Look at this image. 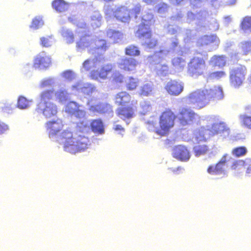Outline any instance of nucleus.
<instances>
[{
	"label": "nucleus",
	"mask_w": 251,
	"mask_h": 251,
	"mask_svg": "<svg viewBox=\"0 0 251 251\" xmlns=\"http://www.w3.org/2000/svg\"><path fill=\"white\" fill-rule=\"evenodd\" d=\"M54 83V79L51 78H47L44 80L42 82V87H47L50 86Z\"/></svg>",
	"instance_id": "e2e57ef3"
},
{
	"label": "nucleus",
	"mask_w": 251,
	"mask_h": 251,
	"mask_svg": "<svg viewBox=\"0 0 251 251\" xmlns=\"http://www.w3.org/2000/svg\"><path fill=\"white\" fill-rule=\"evenodd\" d=\"M242 30L246 33L251 32V17H246L244 18L242 23Z\"/></svg>",
	"instance_id": "a19ab883"
},
{
	"label": "nucleus",
	"mask_w": 251,
	"mask_h": 251,
	"mask_svg": "<svg viewBox=\"0 0 251 251\" xmlns=\"http://www.w3.org/2000/svg\"><path fill=\"white\" fill-rule=\"evenodd\" d=\"M140 53L138 48L134 45H130L126 48V54L129 56H137Z\"/></svg>",
	"instance_id": "37998d69"
},
{
	"label": "nucleus",
	"mask_w": 251,
	"mask_h": 251,
	"mask_svg": "<svg viewBox=\"0 0 251 251\" xmlns=\"http://www.w3.org/2000/svg\"><path fill=\"white\" fill-rule=\"evenodd\" d=\"M107 36L114 43H120L124 38V35L122 32L110 28L107 30Z\"/></svg>",
	"instance_id": "393cba45"
},
{
	"label": "nucleus",
	"mask_w": 251,
	"mask_h": 251,
	"mask_svg": "<svg viewBox=\"0 0 251 251\" xmlns=\"http://www.w3.org/2000/svg\"><path fill=\"white\" fill-rule=\"evenodd\" d=\"M126 82L127 89L130 90L135 89L138 84V79L131 77H129Z\"/></svg>",
	"instance_id": "09e8293b"
},
{
	"label": "nucleus",
	"mask_w": 251,
	"mask_h": 251,
	"mask_svg": "<svg viewBox=\"0 0 251 251\" xmlns=\"http://www.w3.org/2000/svg\"><path fill=\"white\" fill-rule=\"evenodd\" d=\"M63 76L70 81L75 78V74L72 71L68 70L63 73Z\"/></svg>",
	"instance_id": "4d7b16f0"
},
{
	"label": "nucleus",
	"mask_w": 251,
	"mask_h": 251,
	"mask_svg": "<svg viewBox=\"0 0 251 251\" xmlns=\"http://www.w3.org/2000/svg\"><path fill=\"white\" fill-rule=\"evenodd\" d=\"M138 64V61L134 58L126 57L120 61L119 67L125 71H132L135 69Z\"/></svg>",
	"instance_id": "412c9836"
},
{
	"label": "nucleus",
	"mask_w": 251,
	"mask_h": 251,
	"mask_svg": "<svg viewBox=\"0 0 251 251\" xmlns=\"http://www.w3.org/2000/svg\"><path fill=\"white\" fill-rule=\"evenodd\" d=\"M208 13L205 11H201L196 15L192 12H188L187 13V20L188 22H191L195 20L196 18L198 22H197L196 23L205 27V25L203 23L205 22Z\"/></svg>",
	"instance_id": "a211bd4d"
},
{
	"label": "nucleus",
	"mask_w": 251,
	"mask_h": 251,
	"mask_svg": "<svg viewBox=\"0 0 251 251\" xmlns=\"http://www.w3.org/2000/svg\"><path fill=\"white\" fill-rule=\"evenodd\" d=\"M171 126H156L154 131L158 135L161 136L167 135L169 131Z\"/></svg>",
	"instance_id": "8fccbe9b"
},
{
	"label": "nucleus",
	"mask_w": 251,
	"mask_h": 251,
	"mask_svg": "<svg viewBox=\"0 0 251 251\" xmlns=\"http://www.w3.org/2000/svg\"><path fill=\"white\" fill-rule=\"evenodd\" d=\"M247 152V150L244 146L234 148L231 151L232 154L236 157L244 156Z\"/></svg>",
	"instance_id": "79ce46f5"
},
{
	"label": "nucleus",
	"mask_w": 251,
	"mask_h": 251,
	"mask_svg": "<svg viewBox=\"0 0 251 251\" xmlns=\"http://www.w3.org/2000/svg\"><path fill=\"white\" fill-rule=\"evenodd\" d=\"M118 114L121 119L126 121L127 125L129 124L130 119L133 117V110L130 107H121L118 110Z\"/></svg>",
	"instance_id": "5701e85b"
},
{
	"label": "nucleus",
	"mask_w": 251,
	"mask_h": 251,
	"mask_svg": "<svg viewBox=\"0 0 251 251\" xmlns=\"http://www.w3.org/2000/svg\"><path fill=\"white\" fill-rule=\"evenodd\" d=\"M158 14L162 17H165L169 11L170 6L165 3L161 2L158 4L155 7Z\"/></svg>",
	"instance_id": "473e14b6"
},
{
	"label": "nucleus",
	"mask_w": 251,
	"mask_h": 251,
	"mask_svg": "<svg viewBox=\"0 0 251 251\" xmlns=\"http://www.w3.org/2000/svg\"><path fill=\"white\" fill-rule=\"evenodd\" d=\"M214 122L213 124H212L211 126H222L225 124H226V122H225L224 121L222 120V119H220L219 117H215L214 118Z\"/></svg>",
	"instance_id": "69168bd1"
},
{
	"label": "nucleus",
	"mask_w": 251,
	"mask_h": 251,
	"mask_svg": "<svg viewBox=\"0 0 251 251\" xmlns=\"http://www.w3.org/2000/svg\"><path fill=\"white\" fill-rule=\"evenodd\" d=\"M205 69V62L201 57H194L188 65V73L190 76L194 77H197L202 75Z\"/></svg>",
	"instance_id": "0eeeda50"
},
{
	"label": "nucleus",
	"mask_w": 251,
	"mask_h": 251,
	"mask_svg": "<svg viewBox=\"0 0 251 251\" xmlns=\"http://www.w3.org/2000/svg\"><path fill=\"white\" fill-rule=\"evenodd\" d=\"M60 32L67 44H72L74 42V34L73 31L66 27H62Z\"/></svg>",
	"instance_id": "cd10ccee"
},
{
	"label": "nucleus",
	"mask_w": 251,
	"mask_h": 251,
	"mask_svg": "<svg viewBox=\"0 0 251 251\" xmlns=\"http://www.w3.org/2000/svg\"><path fill=\"white\" fill-rule=\"evenodd\" d=\"M72 90L74 93L82 94L85 96H90L97 91L94 85L83 81H79L73 85Z\"/></svg>",
	"instance_id": "9d476101"
},
{
	"label": "nucleus",
	"mask_w": 251,
	"mask_h": 251,
	"mask_svg": "<svg viewBox=\"0 0 251 251\" xmlns=\"http://www.w3.org/2000/svg\"><path fill=\"white\" fill-rule=\"evenodd\" d=\"M38 109L42 111L43 115L47 118L55 116L57 113V107L53 102H40L38 105Z\"/></svg>",
	"instance_id": "2eb2a0df"
},
{
	"label": "nucleus",
	"mask_w": 251,
	"mask_h": 251,
	"mask_svg": "<svg viewBox=\"0 0 251 251\" xmlns=\"http://www.w3.org/2000/svg\"><path fill=\"white\" fill-rule=\"evenodd\" d=\"M102 16L98 11L93 12L90 16V23L91 26L96 28L100 26Z\"/></svg>",
	"instance_id": "bb28decb"
},
{
	"label": "nucleus",
	"mask_w": 251,
	"mask_h": 251,
	"mask_svg": "<svg viewBox=\"0 0 251 251\" xmlns=\"http://www.w3.org/2000/svg\"><path fill=\"white\" fill-rule=\"evenodd\" d=\"M16 108V105L11 103H6L0 104V109L3 112L11 114L14 109Z\"/></svg>",
	"instance_id": "a18cd8bd"
},
{
	"label": "nucleus",
	"mask_w": 251,
	"mask_h": 251,
	"mask_svg": "<svg viewBox=\"0 0 251 251\" xmlns=\"http://www.w3.org/2000/svg\"><path fill=\"white\" fill-rule=\"evenodd\" d=\"M130 100V96L126 92H121L117 94L115 97V102L119 105L128 102Z\"/></svg>",
	"instance_id": "7c9ffc66"
},
{
	"label": "nucleus",
	"mask_w": 251,
	"mask_h": 251,
	"mask_svg": "<svg viewBox=\"0 0 251 251\" xmlns=\"http://www.w3.org/2000/svg\"><path fill=\"white\" fill-rule=\"evenodd\" d=\"M230 158L231 157L228 154L225 153L222 156L220 161L218 162L224 167L225 164L228 161Z\"/></svg>",
	"instance_id": "680f3d73"
},
{
	"label": "nucleus",
	"mask_w": 251,
	"mask_h": 251,
	"mask_svg": "<svg viewBox=\"0 0 251 251\" xmlns=\"http://www.w3.org/2000/svg\"><path fill=\"white\" fill-rule=\"evenodd\" d=\"M251 162V159L246 158L244 160H238L234 161L230 166V169L232 170H240L242 169H245L246 166Z\"/></svg>",
	"instance_id": "c85d7f7f"
},
{
	"label": "nucleus",
	"mask_w": 251,
	"mask_h": 251,
	"mask_svg": "<svg viewBox=\"0 0 251 251\" xmlns=\"http://www.w3.org/2000/svg\"><path fill=\"white\" fill-rule=\"evenodd\" d=\"M172 62L174 69L177 72L182 71L186 65L185 59L181 57L173 58Z\"/></svg>",
	"instance_id": "c756f323"
},
{
	"label": "nucleus",
	"mask_w": 251,
	"mask_h": 251,
	"mask_svg": "<svg viewBox=\"0 0 251 251\" xmlns=\"http://www.w3.org/2000/svg\"><path fill=\"white\" fill-rule=\"evenodd\" d=\"M224 97L222 88L220 86H205L203 89H197L182 99V102L198 108L207 105L211 100H220Z\"/></svg>",
	"instance_id": "f257e3e1"
},
{
	"label": "nucleus",
	"mask_w": 251,
	"mask_h": 251,
	"mask_svg": "<svg viewBox=\"0 0 251 251\" xmlns=\"http://www.w3.org/2000/svg\"><path fill=\"white\" fill-rule=\"evenodd\" d=\"M44 24V23L42 17L41 16H37L33 19L30 27L35 29H38L42 27Z\"/></svg>",
	"instance_id": "49530a36"
},
{
	"label": "nucleus",
	"mask_w": 251,
	"mask_h": 251,
	"mask_svg": "<svg viewBox=\"0 0 251 251\" xmlns=\"http://www.w3.org/2000/svg\"><path fill=\"white\" fill-rule=\"evenodd\" d=\"M93 45L94 47L90 51V53H91L94 56L96 55L97 57L100 55L103 57V53L109 47V45L105 40L99 39L96 37H94Z\"/></svg>",
	"instance_id": "4468645a"
},
{
	"label": "nucleus",
	"mask_w": 251,
	"mask_h": 251,
	"mask_svg": "<svg viewBox=\"0 0 251 251\" xmlns=\"http://www.w3.org/2000/svg\"><path fill=\"white\" fill-rule=\"evenodd\" d=\"M240 120L243 122L244 126H251V117L245 115L240 116Z\"/></svg>",
	"instance_id": "13d9d810"
},
{
	"label": "nucleus",
	"mask_w": 251,
	"mask_h": 251,
	"mask_svg": "<svg viewBox=\"0 0 251 251\" xmlns=\"http://www.w3.org/2000/svg\"><path fill=\"white\" fill-rule=\"evenodd\" d=\"M219 44L220 40L216 35L203 36L200 38L197 42L199 46H211V48L208 49L209 51L217 49Z\"/></svg>",
	"instance_id": "ddd939ff"
},
{
	"label": "nucleus",
	"mask_w": 251,
	"mask_h": 251,
	"mask_svg": "<svg viewBox=\"0 0 251 251\" xmlns=\"http://www.w3.org/2000/svg\"><path fill=\"white\" fill-rule=\"evenodd\" d=\"M112 65L107 64L103 66L100 71V78H106L107 74L112 70Z\"/></svg>",
	"instance_id": "de8ad7c7"
},
{
	"label": "nucleus",
	"mask_w": 251,
	"mask_h": 251,
	"mask_svg": "<svg viewBox=\"0 0 251 251\" xmlns=\"http://www.w3.org/2000/svg\"><path fill=\"white\" fill-rule=\"evenodd\" d=\"M91 129L96 134L99 135L104 133V126H91Z\"/></svg>",
	"instance_id": "052dcab7"
},
{
	"label": "nucleus",
	"mask_w": 251,
	"mask_h": 251,
	"mask_svg": "<svg viewBox=\"0 0 251 251\" xmlns=\"http://www.w3.org/2000/svg\"><path fill=\"white\" fill-rule=\"evenodd\" d=\"M172 156L180 161L186 162L190 158L191 153L186 146L178 145L174 147L172 150Z\"/></svg>",
	"instance_id": "9b49d317"
},
{
	"label": "nucleus",
	"mask_w": 251,
	"mask_h": 251,
	"mask_svg": "<svg viewBox=\"0 0 251 251\" xmlns=\"http://www.w3.org/2000/svg\"><path fill=\"white\" fill-rule=\"evenodd\" d=\"M69 4L64 0H54L52 2V8L57 12H63L69 8Z\"/></svg>",
	"instance_id": "a878e982"
},
{
	"label": "nucleus",
	"mask_w": 251,
	"mask_h": 251,
	"mask_svg": "<svg viewBox=\"0 0 251 251\" xmlns=\"http://www.w3.org/2000/svg\"><path fill=\"white\" fill-rule=\"evenodd\" d=\"M90 76L92 79L98 80L100 78L99 71H92L90 73Z\"/></svg>",
	"instance_id": "338daca9"
},
{
	"label": "nucleus",
	"mask_w": 251,
	"mask_h": 251,
	"mask_svg": "<svg viewBox=\"0 0 251 251\" xmlns=\"http://www.w3.org/2000/svg\"><path fill=\"white\" fill-rule=\"evenodd\" d=\"M56 99L59 102L63 103L68 99V94L67 91L63 89H60L55 93Z\"/></svg>",
	"instance_id": "ea45409f"
},
{
	"label": "nucleus",
	"mask_w": 251,
	"mask_h": 251,
	"mask_svg": "<svg viewBox=\"0 0 251 251\" xmlns=\"http://www.w3.org/2000/svg\"><path fill=\"white\" fill-rule=\"evenodd\" d=\"M40 42L42 46L45 47H50L53 43L51 37H42L40 38Z\"/></svg>",
	"instance_id": "6e6d98bb"
},
{
	"label": "nucleus",
	"mask_w": 251,
	"mask_h": 251,
	"mask_svg": "<svg viewBox=\"0 0 251 251\" xmlns=\"http://www.w3.org/2000/svg\"><path fill=\"white\" fill-rule=\"evenodd\" d=\"M151 82H148L144 84L141 87L140 94L144 96H148L151 94L153 87Z\"/></svg>",
	"instance_id": "4c0bfd02"
},
{
	"label": "nucleus",
	"mask_w": 251,
	"mask_h": 251,
	"mask_svg": "<svg viewBox=\"0 0 251 251\" xmlns=\"http://www.w3.org/2000/svg\"><path fill=\"white\" fill-rule=\"evenodd\" d=\"M53 95L54 93L51 90L43 91L40 94L41 101L40 102H51L50 100L52 98Z\"/></svg>",
	"instance_id": "f704fd0d"
},
{
	"label": "nucleus",
	"mask_w": 251,
	"mask_h": 251,
	"mask_svg": "<svg viewBox=\"0 0 251 251\" xmlns=\"http://www.w3.org/2000/svg\"><path fill=\"white\" fill-rule=\"evenodd\" d=\"M210 64L213 66L222 67L226 63V57L225 56H213L210 59Z\"/></svg>",
	"instance_id": "2f4dec72"
},
{
	"label": "nucleus",
	"mask_w": 251,
	"mask_h": 251,
	"mask_svg": "<svg viewBox=\"0 0 251 251\" xmlns=\"http://www.w3.org/2000/svg\"><path fill=\"white\" fill-rule=\"evenodd\" d=\"M130 10V15H132L133 14H134L135 18L137 19V15L139 14L141 11V5L139 3H137L134 6L133 8H131Z\"/></svg>",
	"instance_id": "bf43d9fd"
},
{
	"label": "nucleus",
	"mask_w": 251,
	"mask_h": 251,
	"mask_svg": "<svg viewBox=\"0 0 251 251\" xmlns=\"http://www.w3.org/2000/svg\"><path fill=\"white\" fill-rule=\"evenodd\" d=\"M162 59L161 56L159 55V53L156 51L153 55L150 56L148 58V61L152 65H155L156 66L158 64H161Z\"/></svg>",
	"instance_id": "c03bdc74"
},
{
	"label": "nucleus",
	"mask_w": 251,
	"mask_h": 251,
	"mask_svg": "<svg viewBox=\"0 0 251 251\" xmlns=\"http://www.w3.org/2000/svg\"><path fill=\"white\" fill-rule=\"evenodd\" d=\"M155 20L154 16L151 11H145L141 18V23L139 25L137 34H144L149 36L150 35V27L154 24Z\"/></svg>",
	"instance_id": "1a4fd4ad"
},
{
	"label": "nucleus",
	"mask_w": 251,
	"mask_h": 251,
	"mask_svg": "<svg viewBox=\"0 0 251 251\" xmlns=\"http://www.w3.org/2000/svg\"><path fill=\"white\" fill-rule=\"evenodd\" d=\"M111 79L116 83H121L123 80V76L119 72L115 71L113 73Z\"/></svg>",
	"instance_id": "864d4df0"
},
{
	"label": "nucleus",
	"mask_w": 251,
	"mask_h": 251,
	"mask_svg": "<svg viewBox=\"0 0 251 251\" xmlns=\"http://www.w3.org/2000/svg\"><path fill=\"white\" fill-rule=\"evenodd\" d=\"M152 110V106L149 101H143L140 104V113L145 115Z\"/></svg>",
	"instance_id": "e433bc0d"
},
{
	"label": "nucleus",
	"mask_w": 251,
	"mask_h": 251,
	"mask_svg": "<svg viewBox=\"0 0 251 251\" xmlns=\"http://www.w3.org/2000/svg\"><path fill=\"white\" fill-rule=\"evenodd\" d=\"M178 27L173 25H169L168 26V31L171 34H175L177 32Z\"/></svg>",
	"instance_id": "774afa93"
},
{
	"label": "nucleus",
	"mask_w": 251,
	"mask_h": 251,
	"mask_svg": "<svg viewBox=\"0 0 251 251\" xmlns=\"http://www.w3.org/2000/svg\"><path fill=\"white\" fill-rule=\"evenodd\" d=\"M94 41V36L91 35H85L81 38L79 42L76 43V47L78 50H82L85 48H90L89 52L94 47L93 42Z\"/></svg>",
	"instance_id": "aec40b11"
},
{
	"label": "nucleus",
	"mask_w": 251,
	"mask_h": 251,
	"mask_svg": "<svg viewBox=\"0 0 251 251\" xmlns=\"http://www.w3.org/2000/svg\"><path fill=\"white\" fill-rule=\"evenodd\" d=\"M198 115L190 109L182 107L179 109V114L176 117L171 110L164 112L160 116L159 126H175L180 124L181 126L194 124V120Z\"/></svg>",
	"instance_id": "f03ea898"
},
{
	"label": "nucleus",
	"mask_w": 251,
	"mask_h": 251,
	"mask_svg": "<svg viewBox=\"0 0 251 251\" xmlns=\"http://www.w3.org/2000/svg\"><path fill=\"white\" fill-rule=\"evenodd\" d=\"M226 76V73L224 71H218L210 74L208 80L219 79Z\"/></svg>",
	"instance_id": "3c124183"
},
{
	"label": "nucleus",
	"mask_w": 251,
	"mask_h": 251,
	"mask_svg": "<svg viewBox=\"0 0 251 251\" xmlns=\"http://www.w3.org/2000/svg\"><path fill=\"white\" fill-rule=\"evenodd\" d=\"M154 70L158 75L160 76H164L168 74L169 67L167 65L161 63L155 66Z\"/></svg>",
	"instance_id": "c9c22d12"
},
{
	"label": "nucleus",
	"mask_w": 251,
	"mask_h": 251,
	"mask_svg": "<svg viewBox=\"0 0 251 251\" xmlns=\"http://www.w3.org/2000/svg\"><path fill=\"white\" fill-rule=\"evenodd\" d=\"M114 16L117 20L123 23L128 22L130 18L129 12L126 9V7L122 6L117 8L114 11Z\"/></svg>",
	"instance_id": "4be33fe9"
},
{
	"label": "nucleus",
	"mask_w": 251,
	"mask_h": 251,
	"mask_svg": "<svg viewBox=\"0 0 251 251\" xmlns=\"http://www.w3.org/2000/svg\"><path fill=\"white\" fill-rule=\"evenodd\" d=\"M183 86L182 82L171 80L167 83L166 89L170 94L177 96L183 91Z\"/></svg>",
	"instance_id": "f3484780"
},
{
	"label": "nucleus",
	"mask_w": 251,
	"mask_h": 251,
	"mask_svg": "<svg viewBox=\"0 0 251 251\" xmlns=\"http://www.w3.org/2000/svg\"><path fill=\"white\" fill-rule=\"evenodd\" d=\"M208 25V29L211 31H216L219 29V25L215 19L212 18L210 20Z\"/></svg>",
	"instance_id": "5fc2aeb1"
},
{
	"label": "nucleus",
	"mask_w": 251,
	"mask_h": 251,
	"mask_svg": "<svg viewBox=\"0 0 251 251\" xmlns=\"http://www.w3.org/2000/svg\"><path fill=\"white\" fill-rule=\"evenodd\" d=\"M137 35L139 38H143L142 45H144L146 48L152 49L154 48L157 43V41L156 39L151 38V30H150V35L149 36L145 35V34Z\"/></svg>",
	"instance_id": "b1692460"
},
{
	"label": "nucleus",
	"mask_w": 251,
	"mask_h": 251,
	"mask_svg": "<svg viewBox=\"0 0 251 251\" xmlns=\"http://www.w3.org/2000/svg\"><path fill=\"white\" fill-rule=\"evenodd\" d=\"M224 167L217 162L215 165H210L207 169V172L211 175H218L224 172Z\"/></svg>",
	"instance_id": "72a5a7b5"
},
{
	"label": "nucleus",
	"mask_w": 251,
	"mask_h": 251,
	"mask_svg": "<svg viewBox=\"0 0 251 251\" xmlns=\"http://www.w3.org/2000/svg\"><path fill=\"white\" fill-rule=\"evenodd\" d=\"M159 55L162 60L168 55H171L174 53L179 55H182L183 51L180 45H179L178 39L175 38L172 40L170 50L161 49L159 51Z\"/></svg>",
	"instance_id": "f8f14e48"
},
{
	"label": "nucleus",
	"mask_w": 251,
	"mask_h": 251,
	"mask_svg": "<svg viewBox=\"0 0 251 251\" xmlns=\"http://www.w3.org/2000/svg\"><path fill=\"white\" fill-rule=\"evenodd\" d=\"M94 58H90L83 63L82 68L81 71L83 72L90 70L92 68H97L103 59V57L101 55L97 57L96 55L94 56Z\"/></svg>",
	"instance_id": "6ab92c4d"
},
{
	"label": "nucleus",
	"mask_w": 251,
	"mask_h": 251,
	"mask_svg": "<svg viewBox=\"0 0 251 251\" xmlns=\"http://www.w3.org/2000/svg\"><path fill=\"white\" fill-rule=\"evenodd\" d=\"M247 73L245 66L238 65L232 67L229 72V78L231 85L235 88H238L243 83Z\"/></svg>",
	"instance_id": "39448f33"
},
{
	"label": "nucleus",
	"mask_w": 251,
	"mask_h": 251,
	"mask_svg": "<svg viewBox=\"0 0 251 251\" xmlns=\"http://www.w3.org/2000/svg\"><path fill=\"white\" fill-rule=\"evenodd\" d=\"M60 137L63 141L64 148L66 150L84 151L90 145L89 138L80 130L71 132L69 129H66L61 133Z\"/></svg>",
	"instance_id": "7ed1b4c3"
},
{
	"label": "nucleus",
	"mask_w": 251,
	"mask_h": 251,
	"mask_svg": "<svg viewBox=\"0 0 251 251\" xmlns=\"http://www.w3.org/2000/svg\"><path fill=\"white\" fill-rule=\"evenodd\" d=\"M206 130L203 128L196 130L194 133V137L197 144L194 147V152L196 156H199L205 154L209 151L208 146L205 144L206 139L205 137V132Z\"/></svg>",
	"instance_id": "20e7f679"
},
{
	"label": "nucleus",
	"mask_w": 251,
	"mask_h": 251,
	"mask_svg": "<svg viewBox=\"0 0 251 251\" xmlns=\"http://www.w3.org/2000/svg\"><path fill=\"white\" fill-rule=\"evenodd\" d=\"M68 21L70 22L73 23L74 24L76 25L78 28L84 29L86 27V24L83 20H81L77 21L74 19V17H69Z\"/></svg>",
	"instance_id": "603ef678"
},
{
	"label": "nucleus",
	"mask_w": 251,
	"mask_h": 251,
	"mask_svg": "<svg viewBox=\"0 0 251 251\" xmlns=\"http://www.w3.org/2000/svg\"><path fill=\"white\" fill-rule=\"evenodd\" d=\"M32 102V100H27L25 98L21 96L18 100L17 106L21 109H26L30 106Z\"/></svg>",
	"instance_id": "58836bf2"
},
{
	"label": "nucleus",
	"mask_w": 251,
	"mask_h": 251,
	"mask_svg": "<svg viewBox=\"0 0 251 251\" xmlns=\"http://www.w3.org/2000/svg\"><path fill=\"white\" fill-rule=\"evenodd\" d=\"M87 108L93 114H113L112 106L106 102H96L93 98L87 102Z\"/></svg>",
	"instance_id": "6e6552de"
},
{
	"label": "nucleus",
	"mask_w": 251,
	"mask_h": 251,
	"mask_svg": "<svg viewBox=\"0 0 251 251\" xmlns=\"http://www.w3.org/2000/svg\"><path fill=\"white\" fill-rule=\"evenodd\" d=\"M81 106L77 102L72 101L66 105L65 111L71 114L72 117H74L77 119V121L73 122L76 126H79V124L81 125V126H87V124H84L85 111L79 109Z\"/></svg>",
	"instance_id": "423d86ee"
},
{
	"label": "nucleus",
	"mask_w": 251,
	"mask_h": 251,
	"mask_svg": "<svg viewBox=\"0 0 251 251\" xmlns=\"http://www.w3.org/2000/svg\"><path fill=\"white\" fill-rule=\"evenodd\" d=\"M51 62L50 58L43 52L38 54L34 61L33 67L40 70L49 67Z\"/></svg>",
	"instance_id": "dca6fc26"
},
{
	"label": "nucleus",
	"mask_w": 251,
	"mask_h": 251,
	"mask_svg": "<svg viewBox=\"0 0 251 251\" xmlns=\"http://www.w3.org/2000/svg\"><path fill=\"white\" fill-rule=\"evenodd\" d=\"M104 11L106 15L111 17L112 15H114V11L111 6L109 5H105L104 7Z\"/></svg>",
	"instance_id": "0e129e2a"
}]
</instances>
